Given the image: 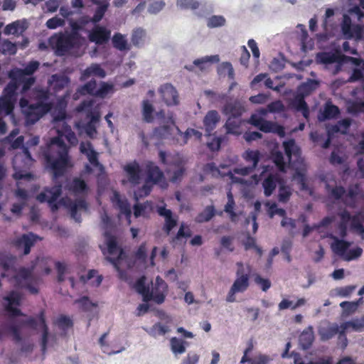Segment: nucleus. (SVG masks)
Masks as SVG:
<instances>
[{"label":"nucleus","instance_id":"obj_1","mask_svg":"<svg viewBox=\"0 0 364 364\" xmlns=\"http://www.w3.org/2000/svg\"><path fill=\"white\" fill-rule=\"evenodd\" d=\"M68 152L69 148L60 136L52 138L43 151L46 165L54 179L63 176L70 166Z\"/></svg>","mask_w":364,"mask_h":364},{"label":"nucleus","instance_id":"obj_2","mask_svg":"<svg viewBox=\"0 0 364 364\" xmlns=\"http://www.w3.org/2000/svg\"><path fill=\"white\" fill-rule=\"evenodd\" d=\"M49 45L58 56L66 55L70 50L80 45V36L77 32L59 33L53 35L48 40Z\"/></svg>","mask_w":364,"mask_h":364},{"label":"nucleus","instance_id":"obj_3","mask_svg":"<svg viewBox=\"0 0 364 364\" xmlns=\"http://www.w3.org/2000/svg\"><path fill=\"white\" fill-rule=\"evenodd\" d=\"M35 160L31 156L27 147H23L21 152L16 154L12 164L14 169L13 177L16 180L31 179L33 174L30 171Z\"/></svg>","mask_w":364,"mask_h":364},{"label":"nucleus","instance_id":"obj_4","mask_svg":"<svg viewBox=\"0 0 364 364\" xmlns=\"http://www.w3.org/2000/svg\"><path fill=\"white\" fill-rule=\"evenodd\" d=\"M19 106L24 117L26 125H33L52 109V104H31L28 100L22 97L19 100Z\"/></svg>","mask_w":364,"mask_h":364},{"label":"nucleus","instance_id":"obj_5","mask_svg":"<svg viewBox=\"0 0 364 364\" xmlns=\"http://www.w3.org/2000/svg\"><path fill=\"white\" fill-rule=\"evenodd\" d=\"M97 81L95 79L90 80L77 89V92L80 95H91L92 97L104 99L108 94L114 92V85L106 82H101L100 87L97 88Z\"/></svg>","mask_w":364,"mask_h":364},{"label":"nucleus","instance_id":"obj_6","mask_svg":"<svg viewBox=\"0 0 364 364\" xmlns=\"http://www.w3.org/2000/svg\"><path fill=\"white\" fill-rule=\"evenodd\" d=\"M35 265L36 264L28 268L20 267L16 271L13 279L16 288L26 289L32 294L38 293V288L31 284Z\"/></svg>","mask_w":364,"mask_h":364},{"label":"nucleus","instance_id":"obj_7","mask_svg":"<svg viewBox=\"0 0 364 364\" xmlns=\"http://www.w3.org/2000/svg\"><path fill=\"white\" fill-rule=\"evenodd\" d=\"M247 122L257 127L262 132L277 134L281 137H283L285 135V131L283 126L278 124L276 122L267 121L257 114H252Z\"/></svg>","mask_w":364,"mask_h":364},{"label":"nucleus","instance_id":"obj_8","mask_svg":"<svg viewBox=\"0 0 364 364\" xmlns=\"http://www.w3.org/2000/svg\"><path fill=\"white\" fill-rule=\"evenodd\" d=\"M38 323H39V326H41L43 329L42 338H41V350H42L43 353H45V351L46 350V348H47V343H48V335H49L48 327L46 322L45 311L41 310L39 312V314L38 315V319H36V318H33L32 316H30V317L27 318L26 319L22 320L21 321V324L22 326H28L34 330L37 329Z\"/></svg>","mask_w":364,"mask_h":364},{"label":"nucleus","instance_id":"obj_9","mask_svg":"<svg viewBox=\"0 0 364 364\" xmlns=\"http://www.w3.org/2000/svg\"><path fill=\"white\" fill-rule=\"evenodd\" d=\"M236 265L237 267L236 279L231 288H232V291L242 293L245 291L250 286V267L249 265L247 266V271L246 272L242 262H238Z\"/></svg>","mask_w":364,"mask_h":364},{"label":"nucleus","instance_id":"obj_10","mask_svg":"<svg viewBox=\"0 0 364 364\" xmlns=\"http://www.w3.org/2000/svg\"><path fill=\"white\" fill-rule=\"evenodd\" d=\"M105 237L106 238L107 251L109 255V256L106 257V259L112 264L116 269H118L123 251L118 246L116 237L109 231L107 230L105 232Z\"/></svg>","mask_w":364,"mask_h":364},{"label":"nucleus","instance_id":"obj_11","mask_svg":"<svg viewBox=\"0 0 364 364\" xmlns=\"http://www.w3.org/2000/svg\"><path fill=\"white\" fill-rule=\"evenodd\" d=\"M168 287L166 282L160 277L157 276L155 282L152 283L151 289H149V301H153L157 304L164 302L168 294Z\"/></svg>","mask_w":364,"mask_h":364},{"label":"nucleus","instance_id":"obj_12","mask_svg":"<svg viewBox=\"0 0 364 364\" xmlns=\"http://www.w3.org/2000/svg\"><path fill=\"white\" fill-rule=\"evenodd\" d=\"M3 299L7 301L4 309L10 316L14 317L24 315L21 311L16 307L20 306L21 301V295L18 292L11 291L8 295L4 296Z\"/></svg>","mask_w":364,"mask_h":364},{"label":"nucleus","instance_id":"obj_13","mask_svg":"<svg viewBox=\"0 0 364 364\" xmlns=\"http://www.w3.org/2000/svg\"><path fill=\"white\" fill-rule=\"evenodd\" d=\"M162 100L167 106H176L179 104V96L176 89L170 83L162 85L159 89Z\"/></svg>","mask_w":364,"mask_h":364},{"label":"nucleus","instance_id":"obj_14","mask_svg":"<svg viewBox=\"0 0 364 364\" xmlns=\"http://www.w3.org/2000/svg\"><path fill=\"white\" fill-rule=\"evenodd\" d=\"M110 37L111 31L102 26H95L88 34L89 41L99 46L107 43Z\"/></svg>","mask_w":364,"mask_h":364},{"label":"nucleus","instance_id":"obj_15","mask_svg":"<svg viewBox=\"0 0 364 364\" xmlns=\"http://www.w3.org/2000/svg\"><path fill=\"white\" fill-rule=\"evenodd\" d=\"M173 128H176L178 132H181L180 129L176 126L175 119L173 113H171L168 116L165 124L156 127L153 131V134L158 139H167L171 135Z\"/></svg>","mask_w":364,"mask_h":364},{"label":"nucleus","instance_id":"obj_16","mask_svg":"<svg viewBox=\"0 0 364 364\" xmlns=\"http://www.w3.org/2000/svg\"><path fill=\"white\" fill-rule=\"evenodd\" d=\"M157 213L164 218V224L163 230L166 235H169L171 231L177 225L178 217L173 215L170 209H167L166 206H159L157 208Z\"/></svg>","mask_w":364,"mask_h":364},{"label":"nucleus","instance_id":"obj_17","mask_svg":"<svg viewBox=\"0 0 364 364\" xmlns=\"http://www.w3.org/2000/svg\"><path fill=\"white\" fill-rule=\"evenodd\" d=\"M147 183L159 184L164 181V172L152 161H148L145 166Z\"/></svg>","mask_w":364,"mask_h":364},{"label":"nucleus","instance_id":"obj_18","mask_svg":"<svg viewBox=\"0 0 364 364\" xmlns=\"http://www.w3.org/2000/svg\"><path fill=\"white\" fill-rule=\"evenodd\" d=\"M62 193V184L58 183L52 187H46L42 192L38 194L36 198L41 203L48 200H57Z\"/></svg>","mask_w":364,"mask_h":364},{"label":"nucleus","instance_id":"obj_19","mask_svg":"<svg viewBox=\"0 0 364 364\" xmlns=\"http://www.w3.org/2000/svg\"><path fill=\"white\" fill-rule=\"evenodd\" d=\"M37 236L33 233L23 234L21 237L16 238L14 245L18 249L23 247V254L28 255L31 252V248L36 242Z\"/></svg>","mask_w":364,"mask_h":364},{"label":"nucleus","instance_id":"obj_20","mask_svg":"<svg viewBox=\"0 0 364 364\" xmlns=\"http://www.w3.org/2000/svg\"><path fill=\"white\" fill-rule=\"evenodd\" d=\"M220 121V116L218 111L210 110L206 113L203 120L206 135L210 136L211 134Z\"/></svg>","mask_w":364,"mask_h":364},{"label":"nucleus","instance_id":"obj_21","mask_svg":"<svg viewBox=\"0 0 364 364\" xmlns=\"http://www.w3.org/2000/svg\"><path fill=\"white\" fill-rule=\"evenodd\" d=\"M80 152L85 155L90 163L95 167L100 166V163L98 160V154L93 149L92 144L90 141L81 142L80 144Z\"/></svg>","mask_w":364,"mask_h":364},{"label":"nucleus","instance_id":"obj_22","mask_svg":"<svg viewBox=\"0 0 364 364\" xmlns=\"http://www.w3.org/2000/svg\"><path fill=\"white\" fill-rule=\"evenodd\" d=\"M80 152L85 155L90 163L95 167L100 166V163L98 160V154L93 149L92 144L90 141L81 142L80 144Z\"/></svg>","mask_w":364,"mask_h":364},{"label":"nucleus","instance_id":"obj_23","mask_svg":"<svg viewBox=\"0 0 364 364\" xmlns=\"http://www.w3.org/2000/svg\"><path fill=\"white\" fill-rule=\"evenodd\" d=\"M80 152L85 155L90 163L95 167L100 166V163L98 160V154L93 149L92 144L90 141L81 142L80 144Z\"/></svg>","mask_w":364,"mask_h":364},{"label":"nucleus","instance_id":"obj_24","mask_svg":"<svg viewBox=\"0 0 364 364\" xmlns=\"http://www.w3.org/2000/svg\"><path fill=\"white\" fill-rule=\"evenodd\" d=\"M340 113L338 107L332 104L331 101H328L324 104L323 109L320 112L318 119L321 122L336 119Z\"/></svg>","mask_w":364,"mask_h":364},{"label":"nucleus","instance_id":"obj_25","mask_svg":"<svg viewBox=\"0 0 364 364\" xmlns=\"http://www.w3.org/2000/svg\"><path fill=\"white\" fill-rule=\"evenodd\" d=\"M124 170L132 184L138 185L140 183L141 169L136 161L127 164L124 166Z\"/></svg>","mask_w":364,"mask_h":364},{"label":"nucleus","instance_id":"obj_26","mask_svg":"<svg viewBox=\"0 0 364 364\" xmlns=\"http://www.w3.org/2000/svg\"><path fill=\"white\" fill-rule=\"evenodd\" d=\"M346 56L341 55L340 53L321 52L316 55V60L325 65L332 64L334 63H341L344 61Z\"/></svg>","mask_w":364,"mask_h":364},{"label":"nucleus","instance_id":"obj_27","mask_svg":"<svg viewBox=\"0 0 364 364\" xmlns=\"http://www.w3.org/2000/svg\"><path fill=\"white\" fill-rule=\"evenodd\" d=\"M92 76L104 78L106 76V72L100 65L92 63L81 73L80 80L85 81Z\"/></svg>","mask_w":364,"mask_h":364},{"label":"nucleus","instance_id":"obj_28","mask_svg":"<svg viewBox=\"0 0 364 364\" xmlns=\"http://www.w3.org/2000/svg\"><path fill=\"white\" fill-rule=\"evenodd\" d=\"M244 106L237 100L225 105L223 112L228 117L240 118L245 112Z\"/></svg>","mask_w":364,"mask_h":364},{"label":"nucleus","instance_id":"obj_29","mask_svg":"<svg viewBox=\"0 0 364 364\" xmlns=\"http://www.w3.org/2000/svg\"><path fill=\"white\" fill-rule=\"evenodd\" d=\"M69 208L70 209L71 217L77 223L81 222V215L77 213L78 210H87V203L85 199H76L75 201H70Z\"/></svg>","mask_w":364,"mask_h":364},{"label":"nucleus","instance_id":"obj_30","mask_svg":"<svg viewBox=\"0 0 364 364\" xmlns=\"http://www.w3.org/2000/svg\"><path fill=\"white\" fill-rule=\"evenodd\" d=\"M279 181L280 178L277 174L270 173L264 178L262 182V187L265 196L269 197L273 193Z\"/></svg>","mask_w":364,"mask_h":364},{"label":"nucleus","instance_id":"obj_31","mask_svg":"<svg viewBox=\"0 0 364 364\" xmlns=\"http://www.w3.org/2000/svg\"><path fill=\"white\" fill-rule=\"evenodd\" d=\"M291 105L296 111L301 112L304 118L307 119L309 117V108L304 97L296 93L291 100Z\"/></svg>","mask_w":364,"mask_h":364},{"label":"nucleus","instance_id":"obj_32","mask_svg":"<svg viewBox=\"0 0 364 364\" xmlns=\"http://www.w3.org/2000/svg\"><path fill=\"white\" fill-rule=\"evenodd\" d=\"M330 238L333 239L334 242L331 244V247L332 251L341 257H343L350 245V243L346 240L338 239L337 237L331 235Z\"/></svg>","mask_w":364,"mask_h":364},{"label":"nucleus","instance_id":"obj_33","mask_svg":"<svg viewBox=\"0 0 364 364\" xmlns=\"http://www.w3.org/2000/svg\"><path fill=\"white\" fill-rule=\"evenodd\" d=\"M146 277L145 276L140 277L133 284L132 288L139 294L142 296L143 301H149V286L146 284Z\"/></svg>","mask_w":364,"mask_h":364},{"label":"nucleus","instance_id":"obj_34","mask_svg":"<svg viewBox=\"0 0 364 364\" xmlns=\"http://www.w3.org/2000/svg\"><path fill=\"white\" fill-rule=\"evenodd\" d=\"M114 200L116 201L117 205L119 210L121 214L124 215L130 223V218L132 215V210L130 204L127 200H123L120 198L118 193H114Z\"/></svg>","mask_w":364,"mask_h":364},{"label":"nucleus","instance_id":"obj_35","mask_svg":"<svg viewBox=\"0 0 364 364\" xmlns=\"http://www.w3.org/2000/svg\"><path fill=\"white\" fill-rule=\"evenodd\" d=\"M242 124V119L240 118L228 117L225 127L228 134L239 135L240 132V127Z\"/></svg>","mask_w":364,"mask_h":364},{"label":"nucleus","instance_id":"obj_36","mask_svg":"<svg viewBox=\"0 0 364 364\" xmlns=\"http://www.w3.org/2000/svg\"><path fill=\"white\" fill-rule=\"evenodd\" d=\"M351 328L355 331H361L364 329V319H354L350 321H346L341 324L340 335H345L346 331Z\"/></svg>","mask_w":364,"mask_h":364},{"label":"nucleus","instance_id":"obj_37","mask_svg":"<svg viewBox=\"0 0 364 364\" xmlns=\"http://www.w3.org/2000/svg\"><path fill=\"white\" fill-rule=\"evenodd\" d=\"M354 26L355 25H352L351 18L348 15H344L341 23V31L346 38H355V33H354Z\"/></svg>","mask_w":364,"mask_h":364},{"label":"nucleus","instance_id":"obj_38","mask_svg":"<svg viewBox=\"0 0 364 364\" xmlns=\"http://www.w3.org/2000/svg\"><path fill=\"white\" fill-rule=\"evenodd\" d=\"M318 85L317 81L309 80L306 82L301 83L297 88V94L306 97L314 91Z\"/></svg>","mask_w":364,"mask_h":364},{"label":"nucleus","instance_id":"obj_39","mask_svg":"<svg viewBox=\"0 0 364 364\" xmlns=\"http://www.w3.org/2000/svg\"><path fill=\"white\" fill-rule=\"evenodd\" d=\"M359 193V186L355 184L353 186L348 188L346 198L343 200V202L350 208H354L355 205V198Z\"/></svg>","mask_w":364,"mask_h":364},{"label":"nucleus","instance_id":"obj_40","mask_svg":"<svg viewBox=\"0 0 364 364\" xmlns=\"http://www.w3.org/2000/svg\"><path fill=\"white\" fill-rule=\"evenodd\" d=\"M215 215V210L213 205H208L200 213L196 218V223H203L210 220Z\"/></svg>","mask_w":364,"mask_h":364},{"label":"nucleus","instance_id":"obj_41","mask_svg":"<svg viewBox=\"0 0 364 364\" xmlns=\"http://www.w3.org/2000/svg\"><path fill=\"white\" fill-rule=\"evenodd\" d=\"M33 99L36 100V103L52 104L51 102H48L50 98V92L48 90L35 87L33 90Z\"/></svg>","mask_w":364,"mask_h":364},{"label":"nucleus","instance_id":"obj_42","mask_svg":"<svg viewBox=\"0 0 364 364\" xmlns=\"http://www.w3.org/2000/svg\"><path fill=\"white\" fill-rule=\"evenodd\" d=\"M69 190L75 194L84 193L87 191L88 187L84 180L75 178L70 184Z\"/></svg>","mask_w":364,"mask_h":364},{"label":"nucleus","instance_id":"obj_43","mask_svg":"<svg viewBox=\"0 0 364 364\" xmlns=\"http://www.w3.org/2000/svg\"><path fill=\"white\" fill-rule=\"evenodd\" d=\"M283 147L284 149L285 154L289 159V161H291L292 155L296 156L299 154V149L296 145L295 141L294 139H289L288 141L283 142Z\"/></svg>","mask_w":364,"mask_h":364},{"label":"nucleus","instance_id":"obj_44","mask_svg":"<svg viewBox=\"0 0 364 364\" xmlns=\"http://www.w3.org/2000/svg\"><path fill=\"white\" fill-rule=\"evenodd\" d=\"M39 65L38 61H31L24 68L18 69L15 73L16 76L21 78L24 75H31L38 70Z\"/></svg>","mask_w":364,"mask_h":364},{"label":"nucleus","instance_id":"obj_45","mask_svg":"<svg viewBox=\"0 0 364 364\" xmlns=\"http://www.w3.org/2000/svg\"><path fill=\"white\" fill-rule=\"evenodd\" d=\"M154 109L151 103L148 100H144L142 102V115L144 120L147 123L154 122Z\"/></svg>","mask_w":364,"mask_h":364},{"label":"nucleus","instance_id":"obj_46","mask_svg":"<svg viewBox=\"0 0 364 364\" xmlns=\"http://www.w3.org/2000/svg\"><path fill=\"white\" fill-rule=\"evenodd\" d=\"M113 46L120 51L129 50L127 41L120 33H116L112 37Z\"/></svg>","mask_w":364,"mask_h":364},{"label":"nucleus","instance_id":"obj_47","mask_svg":"<svg viewBox=\"0 0 364 364\" xmlns=\"http://www.w3.org/2000/svg\"><path fill=\"white\" fill-rule=\"evenodd\" d=\"M228 202L225 205L224 211L227 213L232 221H235L237 218V214L234 211L235 203L231 191H228L227 193Z\"/></svg>","mask_w":364,"mask_h":364},{"label":"nucleus","instance_id":"obj_48","mask_svg":"<svg viewBox=\"0 0 364 364\" xmlns=\"http://www.w3.org/2000/svg\"><path fill=\"white\" fill-rule=\"evenodd\" d=\"M173 165L175 166L176 170L173 172L171 180L172 182H177L181 180L186 168L183 161L179 159L173 161Z\"/></svg>","mask_w":364,"mask_h":364},{"label":"nucleus","instance_id":"obj_49","mask_svg":"<svg viewBox=\"0 0 364 364\" xmlns=\"http://www.w3.org/2000/svg\"><path fill=\"white\" fill-rule=\"evenodd\" d=\"M16 99H11L6 97H0V112H4L9 114L12 113L14 109Z\"/></svg>","mask_w":364,"mask_h":364},{"label":"nucleus","instance_id":"obj_50","mask_svg":"<svg viewBox=\"0 0 364 364\" xmlns=\"http://www.w3.org/2000/svg\"><path fill=\"white\" fill-rule=\"evenodd\" d=\"M306 304V299L304 298L299 299L296 302L293 304L291 301L288 299H283L279 304L278 307L279 310H284L289 308H291L292 310L296 309V308Z\"/></svg>","mask_w":364,"mask_h":364},{"label":"nucleus","instance_id":"obj_51","mask_svg":"<svg viewBox=\"0 0 364 364\" xmlns=\"http://www.w3.org/2000/svg\"><path fill=\"white\" fill-rule=\"evenodd\" d=\"M243 158L247 162H252L251 166L256 168L260 159V153L258 150H247L243 155Z\"/></svg>","mask_w":364,"mask_h":364},{"label":"nucleus","instance_id":"obj_52","mask_svg":"<svg viewBox=\"0 0 364 364\" xmlns=\"http://www.w3.org/2000/svg\"><path fill=\"white\" fill-rule=\"evenodd\" d=\"M17 51L15 43L9 40H4L0 42V52L4 55H14Z\"/></svg>","mask_w":364,"mask_h":364},{"label":"nucleus","instance_id":"obj_53","mask_svg":"<svg viewBox=\"0 0 364 364\" xmlns=\"http://www.w3.org/2000/svg\"><path fill=\"white\" fill-rule=\"evenodd\" d=\"M219 56L218 55L206 56L200 59H196L193 61V64L198 66L201 70H205V64L207 63H218L219 62Z\"/></svg>","mask_w":364,"mask_h":364},{"label":"nucleus","instance_id":"obj_54","mask_svg":"<svg viewBox=\"0 0 364 364\" xmlns=\"http://www.w3.org/2000/svg\"><path fill=\"white\" fill-rule=\"evenodd\" d=\"M75 304H78L79 307L83 311H89L92 309L93 307L97 306V304L92 302L88 296H84L81 298L76 299L75 301Z\"/></svg>","mask_w":364,"mask_h":364},{"label":"nucleus","instance_id":"obj_55","mask_svg":"<svg viewBox=\"0 0 364 364\" xmlns=\"http://www.w3.org/2000/svg\"><path fill=\"white\" fill-rule=\"evenodd\" d=\"M55 324L63 331H66L73 326V322L68 316L60 315L56 320Z\"/></svg>","mask_w":364,"mask_h":364},{"label":"nucleus","instance_id":"obj_56","mask_svg":"<svg viewBox=\"0 0 364 364\" xmlns=\"http://www.w3.org/2000/svg\"><path fill=\"white\" fill-rule=\"evenodd\" d=\"M171 350L174 353L182 354L186 351L184 341L176 337L171 339Z\"/></svg>","mask_w":364,"mask_h":364},{"label":"nucleus","instance_id":"obj_57","mask_svg":"<svg viewBox=\"0 0 364 364\" xmlns=\"http://www.w3.org/2000/svg\"><path fill=\"white\" fill-rule=\"evenodd\" d=\"M145 36V31L141 28H137L133 31L132 34L131 41L134 46L139 47L142 42L143 38Z\"/></svg>","mask_w":364,"mask_h":364},{"label":"nucleus","instance_id":"obj_58","mask_svg":"<svg viewBox=\"0 0 364 364\" xmlns=\"http://www.w3.org/2000/svg\"><path fill=\"white\" fill-rule=\"evenodd\" d=\"M291 196V190L289 186H280L279 189L278 200L281 203H287Z\"/></svg>","mask_w":364,"mask_h":364},{"label":"nucleus","instance_id":"obj_59","mask_svg":"<svg viewBox=\"0 0 364 364\" xmlns=\"http://www.w3.org/2000/svg\"><path fill=\"white\" fill-rule=\"evenodd\" d=\"M108 4L107 3H101L97 7L93 17L92 18V22L97 23L99 22L104 16L107 9Z\"/></svg>","mask_w":364,"mask_h":364},{"label":"nucleus","instance_id":"obj_60","mask_svg":"<svg viewBox=\"0 0 364 364\" xmlns=\"http://www.w3.org/2000/svg\"><path fill=\"white\" fill-rule=\"evenodd\" d=\"M95 277H97L96 282H95V285L96 286H99L102 283V276H98L97 275V271L95 270V269L89 270V272H87V275H82V276H80V280L82 283H86V282H87L88 281H90L91 279H92Z\"/></svg>","mask_w":364,"mask_h":364},{"label":"nucleus","instance_id":"obj_61","mask_svg":"<svg viewBox=\"0 0 364 364\" xmlns=\"http://www.w3.org/2000/svg\"><path fill=\"white\" fill-rule=\"evenodd\" d=\"M168 331V326L158 322L153 325L150 329V334L153 336H164Z\"/></svg>","mask_w":364,"mask_h":364},{"label":"nucleus","instance_id":"obj_62","mask_svg":"<svg viewBox=\"0 0 364 364\" xmlns=\"http://www.w3.org/2000/svg\"><path fill=\"white\" fill-rule=\"evenodd\" d=\"M355 288L356 286L355 285L337 287L335 289L336 295L341 297H348L353 293Z\"/></svg>","mask_w":364,"mask_h":364},{"label":"nucleus","instance_id":"obj_63","mask_svg":"<svg viewBox=\"0 0 364 364\" xmlns=\"http://www.w3.org/2000/svg\"><path fill=\"white\" fill-rule=\"evenodd\" d=\"M340 306L347 314L354 313L358 307V301H343L340 304Z\"/></svg>","mask_w":364,"mask_h":364},{"label":"nucleus","instance_id":"obj_64","mask_svg":"<svg viewBox=\"0 0 364 364\" xmlns=\"http://www.w3.org/2000/svg\"><path fill=\"white\" fill-rule=\"evenodd\" d=\"M18 85L16 82H10L4 90V97L16 99L15 95Z\"/></svg>","mask_w":364,"mask_h":364}]
</instances>
